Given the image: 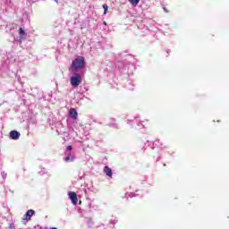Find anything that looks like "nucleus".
I'll return each instance as SVG.
<instances>
[{
	"label": "nucleus",
	"instance_id": "1",
	"mask_svg": "<svg viewBox=\"0 0 229 229\" xmlns=\"http://www.w3.org/2000/svg\"><path fill=\"white\" fill-rule=\"evenodd\" d=\"M85 67V57L79 56L78 58L74 59L70 66L71 71H81Z\"/></svg>",
	"mask_w": 229,
	"mask_h": 229
},
{
	"label": "nucleus",
	"instance_id": "2",
	"mask_svg": "<svg viewBox=\"0 0 229 229\" xmlns=\"http://www.w3.org/2000/svg\"><path fill=\"white\" fill-rule=\"evenodd\" d=\"M70 83L72 87H73L74 89H78V87H80V85L81 84V75H80V73H75L73 76L71 77Z\"/></svg>",
	"mask_w": 229,
	"mask_h": 229
},
{
	"label": "nucleus",
	"instance_id": "3",
	"mask_svg": "<svg viewBox=\"0 0 229 229\" xmlns=\"http://www.w3.org/2000/svg\"><path fill=\"white\" fill-rule=\"evenodd\" d=\"M68 196L72 200V202L73 203V205H78V195L76 194V192L70 191L68 192Z\"/></svg>",
	"mask_w": 229,
	"mask_h": 229
},
{
	"label": "nucleus",
	"instance_id": "4",
	"mask_svg": "<svg viewBox=\"0 0 229 229\" xmlns=\"http://www.w3.org/2000/svg\"><path fill=\"white\" fill-rule=\"evenodd\" d=\"M35 216V210L29 209L25 214V218H23L25 221H31V217Z\"/></svg>",
	"mask_w": 229,
	"mask_h": 229
},
{
	"label": "nucleus",
	"instance_id": "5",
	"mask_svg": "<svg viewBox=\"0 0 229 229\" xmlns=\"http://www.w3.org/2000/svg\"><path fill=\"white\" fill-rule=\"evenodd\" d=\"M10 137L11 139H13V140H19V138L21 137V132L17 131H11Z\"/></svg>",
	"mask_w": 229,
	"mask_h": 229
},
{
	"label": "nucleus",
	"instance_id": "6",
	"mask_svg": "<svg viewBox=\"0 0 229 229\" xmlns=\"http://www.w3.org/2000/svg\"><path fill=\"white\" fill-rule=\"evenodd\" d=\"M70 117L76 121L78 119V112L74 108L70 109Z\"/></svg>",
	"mask_w": 229,
	"mask_h": 229
},
{
	"label": "nucleus",
	"instance_id": "7",
	"mask_svg": "<svg viewBox=\"0 0 229 229\" xmlns=\"http://www.w3.org/2000/svg\"><path fill=\"white\" fill-rule=\"evenodd\" d=\"M104 173L106 174V176H109V178H112V168L109 166L104 167Z\"/></svg>",
	"mask_w": 229,
	"mask_h": 229
},
{
	"label": "nucleus",
	"instance_id": "8",
	"mask_svg": "<svg viewBox=\"0 0 229 229\" xmlns=\"http://www.w3.org/2000/svg\"><path fill=\"white\" fill-rule=\"evenodd\" d=\"M129 3L132 4V6H137L139 3H140V0H129Z\"/></svg>",
	"mask_w": 229,
	"mask_h": 229
},
{
	"label": "nucleus",
	"instance_id": "9",
	"mask_svg": "<svg viewBox=\"0 0 229 229\" xmlns=\"http://www.w3.org/2000/svg\"><path fill=\"white\" fill-rule=\"evenodd\" d=\"M102 6L104 8V15H106V13H108V5H106V4H104Z\"/></svg>",
	"mask_w": 229,
	"mask_h": 229
},
{
	"label": "nucleus",
	"instance_id": "10",
	"mask_svg": "<svg viewBox=\"0 0 229 229\" xmlns=\"http://www.w3.org/2000/svg\"><path fill=\"white\" fill-rule=\"evenodd\" d=\"M19 33H20V35H26V31H24V30L22 28L19 29Z\"/></svg>",
	"mask_w": 229,
	"mask_h": 229
},
{
	"label": "nucleus",
	"instance_id": "11",
	"mask_svg": "<svg viewBox=\"0 0 229 229\" xmlns=\"http://www.w3.org/2000/svg\"><path fill=\"white\" fill-rule=\"evenodd\" d=\"M64 160H65V162H69L70 160H71V162H72L74 160V157L71 158V157L68 156V157H65Z\"/></svg>",
	"mask_w": 229,
	"mask_h": 229
},
{
	"label": "nucleus",
	"instance_id": "12",
	"mask_svg": "<svg viewBox=\"0 0 229 229\" xmlns=\"http://www.w3.org/2000/svg\"><path fill=\"white\" fill-rule=\"evenodd\" d=\"M67 149H68V151H72V146L69 145V146L67 147Z\"/></svg>",
	"mask_w": 229,
	"mask_h": 229
},
{
	"label": "nucleus",
	"instance_id": "13",
	"mask_svg": "<svg viewBox=\"0 0 229 229\" xmlns=\"http://www.w3.org/2000/svg\"><path fill=\"white\" fill-rule=\"evenodd\" d=\"M10 229H15V227H12V226H11Z\"/></svg>",
	"mask_w": 229,
	"mask_h": 229
},
{
	"label": "nucleus",
	"instance_id": "14",
	"mask_svg": "<svg viewBox=\"0 0 229 229\" xmlns=\"http://www.w3.org/2000/svg\"><path fill=\"white\" fill-rule=\"evenodd\" d=\"M55 1H58V0H55Z\"/></svg>",
	"mask_w": 229,
	"mask_h": 229
}]
</instances>
